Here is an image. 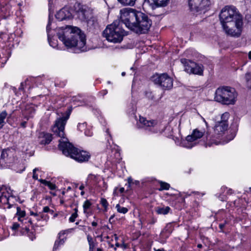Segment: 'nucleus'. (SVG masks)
Returning a JSON list of instances; mask_svg holds the SVG:
<instances>
[{"mask_svg": "<svg viewBox=\"0 0 251 251\" xmlns=\"http://www.w3.org/2000/svg\"><path fill=\"white\" fill-rule=\"evenodd\" d=\"M101 177L100 175L90 174L87 178V182L88 184L93 185L94 188L99 182L101 180Z\"/></svg>", "mask_w": 251, "mask_h": 251, "instance_id": "20", "label": "nucleus"}, {"mask_svg": "<svg viewBox=\"0 0 251 251\" xmlns=\"http://www.w3.org/2000/svg\"><path fill=\"white\" fill-rule=\"evenodd\" d=\"M84 134L87 136H91L93 135V132L90 128H86L84 131Z\"/></svg>", "mask_w": 251, "mask_h": 251, "instance_id": "41", "label": "nucleus"}, {"mask_svg": "<svg viewBox=\"0 0 251 251\" xmlns=\"http://www.w3.org/2000/svg\"><path fill=\"white\" fill-rule=\"evenodd\" d=\"M160 188H158L159 191H163L164 190H169L170 187V185L167 183L162 181H159Z\"/></svg>", "mask_w": 251, "mask_h": 251, "instance_id": "29", "label": "nucleus"}, {"mask_svg": "<svg viewBox=\"0 0 251 251\" xmlns=\"http://www.w3.org/2000/svg\"><path fill=\"white\" fill-rule=\"evenodd\" d=\"M30 215H33L34 216H38V214L36 213H34L33 212H30Z\"/></svg>", "mask_w": 251, "mask_h": 251, "instance_id": "48", "label": "nucleus"}, {"mask_svg": "<svg viewBox=\"0 0 251 251\" xmlns=\"http://www.w3.org/2000/svg\"><path fill=\"white\" fill-rule=\"evenodd\" d=\"M125 191V188L124 187L120 188L119 189V191L121 193H123Z\"/></svg>", "mask_w": 251, "mask_h": 251, "instance_id": "49", "label": "nucleus"}, {"mask_svg": "<svg viewBox=\"0 0 251 251\" xmlns=\"http://www.w3.org/2000/svg\"><path fill=\"white\" fill-rule=\"evenodd\" d=\"M125 30L121 27L117 22H114L107 26L103 32V36L110 42L114 43H121L124 36Z\"/></svg>", "mask_w": 251, "mask_h": 251, "instance_id": "6", "label": "nucleus"}, {"mask_svg": "<svg viewBox=\"0 0 251 251\" xmlns=\"http://www.w3.org/2000/svg\"><path fill=\"white\" fill-rule=\"evenodd\" d=\"M39 181H40V182L41 183H42V184H43L45 185L46 186H47V185H48V183H49V182H50V181H47V180H45V179H40V180H39Z\"/></svg>", "mask_w": 251, "mask_h": 251, "instance_id": "44", "label": "nucleus"}, {"mask_svg": "<svg viewBox=\"0 0 251 251\" xmlns=\"http://www.w3.org/2000/svg\"><path fill=\"white\" fill-rule=\"evenodd\" d=\"M189 6L193 12H204L210 5V0H189Z\"/></svg>", "mask_w": 251, "mask_h": 251, "instance_id": "13", "label": "nucleus"}, {"mask_svg": "<svg viewBox=\"0 0 251 251\" xmlns=\"http://www.w3.org/2000/svg\"><path fill=\"white\" fill-rule=\"evenodd\" d=\"M120 3L126 4L133 5L136 0H118Z\"/></svg>", "mask_w": 251, "mask_h": 251, "instance_id": "33", "label": "nucleus"}, {"mask_svg": "<svg viewBox=\"0 0 251 251\" xmlns=\"http://www.w3.org/2000/svg\"><path fill=\"white\" fill-rule=\"evenodd\" d=\"M50 23L49 21L48 24L47 25V32L48 33V41L51 47H52L53 48H56L57 46V41L56 40H54L53 39H51L50 37V36L49 35V31L50 29Z\"/></svg>", "mask_w": 251, "mask_h": 251, "instance_id": "23", "label": "nucleus"}, {"mask_svg": "<svg viewBox=\"0 0 251 251\" xmlns=\"http://www.w3.org/2000/svg\"><path fill=\"white\" fill-rule=\"evenodd\" d=\"M77 216V213L76 212L73 213L69 218V221L72 223L75 222Z\"/></svg>", "mask_w": 251, "mask_h": 251, "instance_id": "40", "label": "nucleus"}, {"mask_svg": "<svg viewBox=\"0 0 251 251\" xmlns=\"http://www.w3.org/2000/svg\"><path fill=\"white\" fill-rule=\"evenodd\" d=\"M17 212L16 217L18 218V221L23 224V226L30 224H32V222L30 219L25 218V212L24 210H21V208L19 206L16 207Z\"/></svg>", "mask_w": 251, "mask_h": 251, "instance_id": "15", "label": "nucleus"}, {"mask_svg": "<svg viewBox=\"0 0 251 251\" xmlns=\"http://www.w3.org/2000/svg\"><path fill=\"white\" fill-rule=\"evenodd\" d=\"M229 117V113L228 112H225L223 113L221 116V120L219 122L225 123V124H228V120Z\"/></svg>", "mask_w": 251, "mask_h": 251, "instance_id": "31", "label": "nucleus"}, {"mask_svg": "<svg viewBox=\"0 0 251 251\" xmlns=\"http://www.w3.org/2000/svg\"><path fill=\"white\" fill-rule=\"evenodd\" d=\"M219 16L226 34L234 37L240 36L243 25L242 17L234 6H225L222 9Z\"/></svg>", "mask_w": 251, "mask_h": 251, "instance_id": "3", "label": "nucleus"}, {"mask_svg": "<svg viewBox=\"0 0 251 251\" xmlns=\"http://www.w3.org/2000/svg\"><path fill=\"white\" fill-rule=\"evenodd\" d=\"M72 229H68L61 231L58 234V239L55 242L53 250H57L60 246L63 245L66 241V234L70 233Z\"/></svg>", "mask_w": 251, "mask_h": 251, "instance_id": "14", "label": "nucleus"}, {"mask_svg": "<svg viewBox=\"0 0 251 251\" xmlns=\"http://www.w3.org/2000/svg\"><path fill=\"white\" fill-rule=\"evenodd\" d=\"M237 94L235 90L228 86L218 88L215 92L216 101L226 105H233L236 101Z\"/></svg>", "mask_w": 251, "mask_h": 251, "instance_id": "5", "label": "nucleus"}, {"mask_svg": "<svg viewBox=\"0 0 251 251\" xmlns=\"http://www.w3.org/2000/svg\"><path fill=\"white\" fill-rule=\"evenodd\" d=\"M140 12L131 8H123L120 10L121 20L131 30L137 18V13Z\"/></svg>", "mask_w": 251, "mask_h": 251, "instance_id": "8", "label": "nucleus"}, {"mask_svg": "<svg viewBox=\"0 0 251 251\" xmlns=\"http://www.w3.org/2000/svg\"><path fill=\"white\" fill-rule=\"evenodd\" d=\"M47 186H48L49 188L51 190H55L56 189L55 185L50 182H49Z\"/></svg>", "mask_w": 251, "mask_h": 251, "instance_id": "43", "label": "nucleus"}, {"mask_svg": "<svg viewBox=\"0 0 251 251\" xmlns=\"http://www.w3.org/2000/svg\"><path fill=\"white\" fill-rule=\"evenodd\" d=\"M108 188V184L102 178L99 183L94 188L95 191L102 195L106 191Z\"/></svg>", "mask_w": 251, "mask_h": 251, "instance_id": "19", "label": "nucleus"}, {"mask_svg": "<svg viewBox=\"0 0 251 251\" xmlns=\"http://www.w3.org/2000/svg\"><path fill=\"white\" fill-rule=\"evenodd\" d=\"M38 140L41 144H48L52 140L51 134L44 132H40L38 135Z\"/></svg>", "mask_w": 251, "mask_h": 251, "instance_id": "18", "label": "nucleus"}, {"mask_svg": "<svg viewBox=\"0 0 251 251\" xmlns=\"http://www.w3.org/2000/svg\"><path fill=\"white\" fill-rule=\"evenodd\" d=\"M152 81L164 90H170L173 86V80L167 74L154 75Z\"/></svg>", "mask_w": 251, "mask_h": 251, "instance_id": "11", "label": "nucleus"}, {"mask_svg": "<svg viewBox=\"0 0 251 251\" xmlns=\"http://www.w3.org/2000/svg\"><path fill=\"white\" fill-rule=\"evenodd\" d=\"M58 37L64 45L75 53L87 50L86 46V36L76 26L67 25L59 28Z\"/></svg>", "mask_w": 251, "mask_h": 251, "instance_id": "2", "label": "nucleus"}, {"mask_svg": "<svg viewBox=\"0 0 251 251\" xmlns=\"http://www.w3.org/2000/svg\"><path fill=\"white\" fill-rule=\"evenodd\" d=\"M181 62L184 64V70L189 74H191L193 67L195 66V62L185 59H181Z\"/></svg>", "mask_w": 251, "mask_h": 251, "instance_id": "22", "label": "nucleus"}, {"mask_svg": "<svg viewBox=\"0 0 251 251\" xmlns=\"http://www.w3.org/2000/svg\"><path fill=\"white\" fill-rule=\"evenodd\" d=\"M202 118L203 121L206 124V122L205 119L203 118Z\"/></svg>", "mask_w": 251, "mask_h": 251, "instance_id": "62", "label": "nucleus"}, {"mask_svg": "<svg viewBox=\"0 0 251 251\" xmlns=\"http://www.w3.org/2000/svg\"><path fill=\"white\" fill-rule=\"evenodd\" d=\"M127 182H128V185L130 186L133 183V179L131 178V177H129L127 178Z\"/></svg>", "mask_w": 251, "mask_h": 251, "instance_id": "45", "label": "nucleus"}, {"mask_svg": "<svg viewBox=\"0 0 251 251\" xmlns=\"http://www.w3.org/2000/svg\"><path fill=\"white\" fill-rule=\"evenodd\" d=\"M116 247H119L120 245L119 243H116Z\"/></svg>", "mask_w": 251, "mask_h": 251, "instance_id": "60", "label": "nucleus"}, {"mask_svg": "<svg viewBox=\"0 0 251 251\" xmlns=\"http://www.w3.org/2000/svg\"><path fill=\"white\" fill-rule=\"evenodd\" d=\"M224 225H223V224H220V225H219V227H220V228L221 229H222V228L224 227Z\"/></svg>", "mask_w": 251, "mask_h": 251, "instance_id": "54", "label": "nucleus"}, {"mask_svg": "<svg viewBox=\"0 0 251 251\" xmlns=\"http://www.w3.org/2000/svg\"><path fill=\"white\" fill-rule=\"evenodd\" d=\"M107 92L106 91H104V92L103 93V95L106 94Z\"/></svg>", "mask_w": 251, "mask_h": 251, "instance_id": "61", "label": "nucleus"}, {"mask_svg": "<svg viewBox=\"0 0 251 251\" xmlns=\"http://www.w3.org/2000/svg\"><path fill=\"white\" fill-rule=\"evenodd\" d=\"M91 205V203L90 202V201H89L87 200V201H85V202H84V203L83 204L84 212H86V211L90 208Z\"/></svg>", "mask_w": 251, "mask_h": 251, "instance_id": "35", "label": "nucleus"}, {"mask_svg": "<svg viewBox=\"0 0 251 251\" xmlns=\"http://www.w3.org/2000/svg\"><path fill=\"white\" fill-rule=\"evenodd\" d=\"M170 208L169 206L157 207L155 208V212L158 214L166 215L169 212Z\"/></svg>", "mask_w": 251, "mask_h": 251, "instance_id": "26", "label": "nucleus"}, {"mask_svg": "<svg viewBox=\"0 0 251 251\" xmlns=\"http://www.w3.org/2000/svg\"><path fill=\"white\" fill-rule=\"evenodd\" d=\"M155 251H165L163 249H154Z\"/></svg>", "mask_w": 251, "mask_h": 251, "instance_id": "53", "label": "nucleus"}, {"mask_svg": "<svg viewBox=\"0 0 251 251\" xmlns=\"http://www.w3.org/2000/svg\"><path fill=\"white\" fill-rule=\"evenodd\" d=\"M138 183H139V182H138V181H136L135 182V184H138Z\"/></svg>", "mask_w": 251, "mask_h": 251, "instance_id": "63", "label": "nucleus"}, {"mask_svg": "<svg viewBox=\"0 0 251 251\" xmlns=\"http://www.w3.org/2000/svg\"><path fill=\"white\" fill-rule=\"evenodd\" d=\"M86 124L85 123L79 124L77 126V128L79 130L82 131L83 130H85L86 128Z\"/></svg>", "mask_w": 251, "mask_h": 251, "instance_id": "37", "label": "nucleus"}, {"mask_svg": "<svg viewBox=\"0 0 251 251\" xmlns=\"http://www.w3.org/2000/svg\"><path fill=\"white\" fill-rule=\"evenodd\" d=\"M7 116V113L5 110L0 112V128L2 127L5 124L4 120Z\"/></svg>", "mask_w": 251, "mask_h": 251, "instance_id": "28", "label": "nucleus"}, {"mask_svg": "<svg viewBox=\"0 0 251 251\" xmlns=\"http://www.w3.org/2000/svg\"><path fill=\"white\" fill-rule=\"evenodd\" d=\"M11 198H13V194L11 189L5 186H0V207L11 208L10 201Z\"/></svg>", "mask_w": 251, "mask_h": 251, "instance_id": "12", "label": "nucleus"}, {"mask_svg": "<svg viewBox=\"0 0 251 251\" xmlns=\"http://www.w3.org/2000/svg\"><path fill=\"white\" fill-rule=\"evenodd\" d=\"M125 75H126V73H125V72H123V73H122V76H125Z\"/></svg>", "mask_w": 251, "mask_h": 251, "instance_id": "57", "label": "nucleus"}, {"mask_svg": "<svg viewBox=\"0 0 251 251\" xmlns=\"http://www.w3.org/2000/svg\"><path fill=\"white\" fill-rule=\"evenodd\" d=\"M74 211H75V212H76L77 213V208H75L74 209Z\"/></svg>", "mask_w": 251, "mask_h": 251, "instance_id": "56", "label": "nucleus"}, {"mask_svg": "<svg viewBox=\"0 0 251 251\" xmlns=\"http://www.w3.org/2000/svg\"><path fill=\"white\" fill-rule=\"evenodd\" d=\"M69 116V114H67L57 118L52 127V131L56 136L61 138L59 140V148L64 155L79 162L87 161L90 157V153L86 151H79L65 137V126Z\"/></svg>", "mask_w": 251, "mask_h": 251, "instance_id": "1", "label": "nucleus"}, {"mask_svg": "<svg viewBox=\"0 0 251 251\" xmlns=\"http://www.w3.org/2000/svg\"><path fill=\"white\" fill-rule=\"evenodd\" d=\"M228 126V124L219 122L216 123L214 127V134L212 135L209 134L206 135V141H204L205 146L210 147L213 145H218L225 144L233 139L235 136L234 134L232 135L231 137L229 139L225 140L223 138Z\"/></svg>", "mask_w": 251, "mask_h": 251, "instance_id": "4", "label": "nucleus"}, {"mask_svg": "<svg viewBox=\"0 0 251 251\" xmlns=\"http://www.w3.org/2000/svg\"><path fill=\"white\" fill-rule=\"evenodd\" d=\"M114 238L116 240L117 239L118 237L116 235H114Z\"/></svg>", "mask_w": 251, "mask_h": 251, "instance_id": "59", "label": "nucleus"}, {"mask_svg": "<svg viewBox=\"0 0 251 251\" xmlns=\"http://www.w3.org/2000/svg\"><path fill=\"white\" fill-rule=\"evenodd\" d=\"M142 224L148 223L151 224H154L156 222V219L154 218H151V221H147L146 219H142L140 220Z\"/></svg>", "mask_w": 251, "mask_h": 251, "instance_id": "36", "label": "nucleus"}, {"mask_svg": "<svg viewBox=\"0 0 251 251\" xmlns=\"http://www.w3.org/2000/svg\"><path fill=\"white\" fill-rule=\"evenodd\" d=\"M115 207L119 213L124 214L126 213L128 211V209L127 208L122 207L119 204H116Z\"/></svg>", "mask_w": 251, "mask_h": 251, "instance_id": "30", "label": "nucleus"}, {"mask_svg": "<svg viewBox=\"0 0 251 251\" xmlns=\"http://www.w3.org/2000/svg\"><path fill=\"white\" fill-rule=\"evenodd\" d=\"M97 251H102L101 249L100 248H98Z\"/></svg>", "mask_w": 251, "mask_h": 251, "instance_id": "58", "label": "nucleus"}, {"mask_svg": "<svg viewBox=\"0 0 251 251\" xmlns=\"http://www.w3.org/2000/svg\"><path fill=\"white\" fill-rule=\"evenodd\" d=\"M204 130L195 129L191 134L188 135L185 140L180 142V145L184 148L191 149L199 143L200 139L204 136Z\"/></svg>", "mask_w": 251, "mask_h": 251, "instance_id": "9", "label": "nucleus"}, {"mask_svg": "<svg viewBox=\"0 0 251 251\" xmlns=\"http://www.w3.org/2000/svg\"><path fill=\"white\" fill-rule=\"evenodd\" d=\"M92 225L93 226H97V222H93L92 223Z\"/></svg>", "mask_w": 251, "mask_h": 251, "instance_id": "50", "label": "nucleus"}, {"mask_svg": "<svg viewBox=\"0 0 251 251\" xmlns=\"http://www.w3.org/2000/svg\"><path fill=\"white\" fill-rule=\"evenodd\" d=\"M55 17L57 19L61 21L71 18L72 15L69 9L64 7L57 12Z\"/></svg>", "mask_w": 251, "mask_h": 251, "instance_id": "16", "label": "nucleus"}, {"mask_svg": "<svg viewBox=\"0 0 251 251\" xmlns=\"http://www.w3.org/2000/svg\"><path fill=\"white\" fill-rule=\"evenodd\" d=\"M248 57L249 59L251 60V51H250L248 53Z\"/></svg>", "mask_w": 251, "mask_h": 251, "instance_id": "52", "label": "nucleus"}, {"mask_svg": "<svg viewBox=\"0 0 251 251\" xmlns=\"http://www.w3.org/2000/svg\"><path fill=\"white\" fill-rule=\"evenodd\" d=\"M23 224L21 223V224L17 223H14L12 225V226L11 227V228L13 230H16L18 229L20 227H21L22 228Z\"/></svg>", "mask_w": 251, "mask_h": 251, "instance_id": "38", "label": "nucleus"}, {"mask_svg": "<svg viewBox=\"0 0 251 251\" xmlns=\"http://www.w3.org/2000/svg\"><path fill=\"white\" fill-rule=\"evenodd\" d=\"M37 171H38V168H35L33 169V176H32V177L33 179H35V180H37L38 179V175L36 174V172Z\"/></svg>", "mask_w": 251, "mask_h": 251, "instance_id": "42", "label": "nucleus"}, {"mask_svg": "<svg viewBox=\"0 0 251 251\" xmlns=\"http://www.w3.org/2000/svg\"><path fill=\"white\" fill-rule=\"evenodd\" d=\"M84 188V186L83 185H81L79 186V189L81 190H82Z\"/></svg>", "mask_w": 251, "mask_h": 251, "instance_id": "51", "label": "nucleus"}, {"mask_svg": "<svg viewBox=\"0 0 251 251\" xmlns=\"http://www.w3.org/2000/svg\"><path fill=\"white\" fill-rule=\"evenodd\" d=\"M169 0H145L144 3L148 4L152 8L156 7L165 6Z\"/></svg>", "mask_w": 251, "mask_h": 251, "instance_id": "17", "label": "nucleus"}, {"mask_svg": "<svg viewBox=\"0 0 251 251\" xmlns=\"http://www.w3.org/2000/svg\"><path fill=\"white\" fill-rule=\"evenodd\" d=\"M244 78L247 87L251 89V72L247 73Z\"/></svg>", "mask_w": 251, "mask_h": 251, "instance_id": "27", "label": "nucleus"}, {"mask_svg": "<svg viewBox=\"0 0 251 251\" xmlns=\"http://www.w3.org/2000/svg\"><path fill=\"white\" fill-rule=\"evenodd\" d=\"M84 192H83V191H82V192H81V194L82 195H83L84 194Z\"/></svg>", "mask_w": 251, "mask_h": 251, "instance_id": "64", "label": "nucleus"}, {"mask_svg": "<svg viewBox=\"0 0 251 251\" xmlns=\"http://www.w3.org/2000/svg\"><path fill=\"white\" fill-rule=\"evenodd\" d=\"M29 225L30 224L22 226V229H24V231L23 232L24 234L27 235L31 240H33L35 238V236L34 232L30 231L29 227H27L29 226Z\"/></svg>", "mask_w": 251, "mask_h": 251, "instance_id": "24", "label": "nucleus"}, {"mask_svg": "<svg viewBox=\"0 0 251 251\" xmlns=\"http://www.w3.org/2000/svg\"><path fill=\"white\" fill-rule=\"evenodd\" d=\"M87 237L89 245L90 251H92V250L94 248V243L93 238L90 235H88Z\"/></svg>", "mask_w": 251, "mask_h": 251, "instance_id": "32", "label": "nucleus"}, {"mask_svg": "<svg viewBox=\"0 0 251 251\" xmlns=\"http://www.w3.org/2000/svg\"><path fill=\"white\" fill-rule=\"evenodd\" d=\"M191 74L201 75L203 74V68L202 65L195 63Z\"/></svg>", "mask_w": 251, "mask_h": 251, "instance_id": "25", "label": "nucleus"}, {"mask_svg": "<svg viewBox=\"0 0 251 251\" xmlns=\"http://www.w3.org/2000/svg\"><path fill=\"white\" fill-rule=\"evenodd\" d=\"M138 126L152 133L161 132L163 130L160 125L154 120H147L144 117L140 116L137 122Z\"/></svg>", "mask_w": 251, "mask_h": 251, "instance_id": "10", "label": "nucleus"}, {"mask_svg": "<svg viewBox=\"0 0 251 251\" xmlns=\"http://www.w3.org/2000/svg\"><path fill=\"white\" fill-rule=\"evenodd\" d=\"M50 210V209L48 206H45L43 208V211L44 212H48Z\"/></svg>", "mask_w": 251, "mask_h": 251, "instance_id": "46", "label": "nucleus"}, {"mask_svg": "<svg viewBox=\"0 0 251 251\" xmlns=\"http://www.w3.org/2000/svg\"><path fill=\"white\" fill-rule=\"evenodd\" d=\"M198 247L199 248H201L202 247V245L201 244H198Z\"/></svg>", "mask_w": 251, "mask_h": 251, "instance_id": "55", "label": "nucleus"}, {"mask_svg": "<svg viewBox=\"0 0 251 251\" xmlns=\"http://www.w3.org/2000/svg\"><path fill=\"white\" fill-rule=\"evenodd\" d=\"M10 151L9 150H3L1 153V158L5 160L8 157Z\"/></svg>", "mask_w": 251, "mask_h": 251, "instance_id": "34", "label": "nucleus"}, {"mask_svg": "<svg viewBox=\"0 0 251 251\" xmlns=\"http://www.w3.org/2000/svg\"><path fill=\"white\" fill-rule=\"evenodd\" d=\"M177 199H179L180 200H181L182 201H184V197H182L181 195H179L178 197H177Z\"/></svg>", "mask_w": 251, "mask_h": 251, "instance_id": "47", "label": "nucleus"}, {"mask_svg": "<svg viewBox=\"0 0 251 251\" xmlns=\"http://www.w3.org/2000/svg\"><path fill=\"white\" fill-rule=\"evenodd\" d=\"M78 9L77 10V13L78 18L81 20H85L88 18V15L89 13V10L85 6L79 5Z\"/></svg>", "mask_w": 251, "mask_h": 251, "instance_id": "21", "label": "nucleus"}, {"mask_svg": "<svg viewBox=\"0 0 251 251\" xmlns=\"http://www.w3.org/2000/svg\"><path fill=\"white\" fill-rule=\"evenodd\" d=\"M100 203L102 206L104 207L105 209H106L108 206V203L107 200L104 198L101 199Z\"/></svg>", "mask_w": 251, "mask_h": 251, "instance_id": "39", "label": "nucleus"}, {"mask_svg": "<svg viewBox=\"0 0 251 251\" xmlns=\"http://www.w3.org/2000/svg\"><path fill=\"white\" fill-rule=\"evenodd\" d=\"M131 30L138 34L146 33L152 25L151 20L141 12L137 13V18Z\"/></svg>", "mask_w": 251, "mask_h": 251, "instance_id": "7", "label": "nucleus"}]
</instances>
